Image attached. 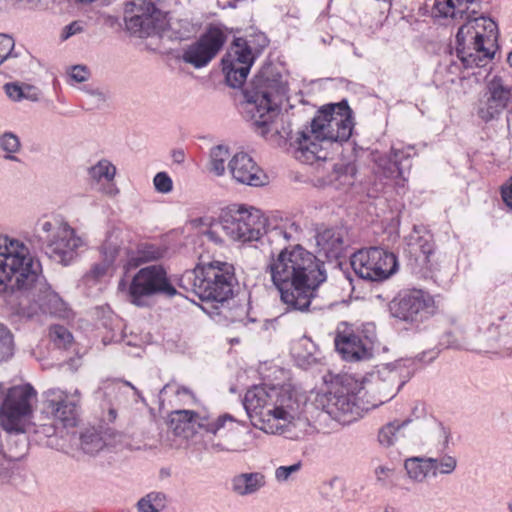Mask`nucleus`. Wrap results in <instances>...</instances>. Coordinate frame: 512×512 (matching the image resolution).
<instances>
[{
  "instance_id": "obj_53",
  "label": "nucleus",
  "mask_w": 512,
  "mask_h": 512,
  "mask_svg": "<svg viewBox=\"0 0 512 512\" xmlns=\"http://www.w3.org/2000/svg\"><path fill=\"white\" fill-rule=\"evenodd\" d=\"M501 197L506 206L512 210V177L502 185Z\"/></svg>"
},
{
  "instance_id": "obj_22",
  "label": "nucleus",
  "mask_w": 512,
  "mask_h": 512,
  "mask_svg": "<svg viewBox=\"0 0 512 512\" xmlns=\"http://www.w3.org/2000/svg\"><path fill=\"white\" fill-rule=\"evenodd\" d=\"M415 154L412 146H393L389 155H376L374 162L376 173L385 179L394 181L395 185L403 188L407 181L406 172L410 169V158Z\"/></svg>"
},
{
  "instance_id": "obj_50",
  "label": "nucleus",
  "mask_w": 512,
  "mask_h": 512,
  "mask_svg": "<svg viewBox=\"0 0 512 512\" xmlns=\"http://www.w3.org/2000/svg\"><path fill=\"white\" fill-rule=\"evenodd\" d=\"M90 73L83 65H75L70 68L68 78L75 83H82L88 80Z\"/></svg>"
},
{
  "instance_id": "obj_4",
  "label": "nucleus",
  "mask_w": 512,
  "mask_h": 512,
  "mask_svg": "<svg viewBox=\"0 0 512 512\" xmlns=\"http://www.w3.org/2000/svg\"><path fill=\"white\" fill-rule=\"evenodd\" d=\"M475 0H434L431 14L445 24H461L456 34L457 56L465 68L486 65L494 56L497 25L487 17H475Z\"/></svg>"
},
{
  "instance_id": "obj_30",
  "label": "nucleus",
  "mask_w": 512,
  "mask_h": 512,
  "mask_svg": "<svg viewBox=\"0 0 512 512\" xmlns=\"http://www.w3.org/2000/svg\"><path fill=\"white\" fill-rule=\"evenodd\" d=\"M403 468L407 478L414 484H422L431 477L428 456H412L404 460Z\"/></svg>"
},
{
  "instance_id": "obj_46",
  "label": "nucleus",
  "mask_w": 512,
  "mask_h": 512,
  "mask_svg": "<svg viewBox=\"0 0 512 512\" xmlns=\"http://www.w3.org/2000/svg\"><path fill=\"white\" fill-rule=\"evenodd\" d=\"M302 462L298 461L289 466H279L274 471L276 482L282 484L293 480L295 475L301 470Z\"/></svg>"
},
{
  "instance_id": "obj_58",
  "label": "nucleus",
  "mask_w": 512,
  "mask_h": 512,
  "mask_svg": "<svg viewBox=\"0 0 512 512\" xmlns=\"http://www.w3.org/2000/svg\"><path fill=\"white\" fill-rule=\"evenodd\" d=\"M508 510L509 512H512V499L508 503Z\"/></svg>"
},
{
  "instance_id": "obj_12",
  "label": "nucleus",
  "mask_w": 512,
  "mask_h": 512,
  "mask_svg": "<svg viewBox=\"0 0 512 512\" xmlns=\"http://www.w3.org/2000/svg\"><path fill=\"white\" fill-rule=\"evenodd\" d=\"M120 291H125L128 300L136 306H145L147 298L156 294L173 297L176 288L170 282L166 270L161 265H151L141 268L132 278L128 288L121 280L118 284Z\"/></svg>"
},
{
  "instance_id": "obj_44",
  "label": "nucleus",
  "mask_w": 512,
  "mask_h": 512,
  "mask_svg": "<svg viewBox=\"0 0 512 512\" xmlns=\"http://www.w3.org/2000/svg\"><path fill=\"white\" fill-rule=\"evenodd\" d=\"M49 336L57 347L64 349H66L73 340L70 331L61 325L51 326Z\"/></svg>"
},
{
  "instance_id": "obj_32",
  "label": "nucleus",
  "mask_w": 512,
  "mask_h": 512,
  "mask_svg": "<svg viewBox=\"0 0 512 512\" xmlns=\"http://www.w3.org/2000/svg\"><path fill=\"white\" fill-rule=\"evenodd\" d=\"M429 440L436 453H443L450 445L452 434L448 426L436 419L429 420Z\"/></svg>"
},
{
  "instance_id": "obj_52",
  "label": "nucleus",
  "mask_w": 512,
  "mask_h": 512,
  "mask_svg": "<svg viewBox=\"0 0 512 512\" xmlns=\"http://www.w3.org/2000/svg\"><path fill=\"white\" fill-rule=\"evenodd\" d=\"M83 31V26L80 22L74 21L69 25L65 26L61 35L63 40H67L71 36L81 33Z\"/></svg>"
},
{
  "instance_id": "obj_21",
  "label": "nucleus",
  "mask_w": 512,
  "mask_h": 512,
  "mask_svg": "<svg viewBox=\"0 0 512 512\" xmlns=\"http://www.w3.org/2000/svg\"><path fill=\"white\" fill-rule=\"evenodd\" d=\"M486 98L480 101L479 117L488 122L498 117L512 98V75L502 72L494 75L487 84Z\"/></svg>"
},
{
  "instance_id": "obj_39",
  "label": "nucleus",
  "mask_w": 512,
  "mask_h": 512,
  "mask_svg": "<svg viewBox=\"0 0 512 512\" xmlns=\"http://www.w3.org/2000/svg\"><path fill=\"white\" fill-rule=\"evenodd\" d=\"M302 232L300 225L295 222H287L282 225L275 226L267 231L270 237H282L287 242L300 241Z\"/></svg>"
},
{
  "instance_id": "obj_40",
  "label": "nucleus",
  "mask_w": 512,
  "mask_h": 512,
  "mask_svg": "<svg viewBox=\"0 0 512 512\" xmlns=\"http://www.w3.org/2000/svg\"><path fill=\"white\" fill-rule=\"evenodd\" d=\"M166 506V496L160 492H151L142 497L137 508L139 512H160Z\"/></svg>"
},
{
  "instance_id": "obj_27",
  "label": "nucleus",
  "mask_w": 512,
  "mask_h": 512,
  "mask_svg": "<svg viewBox=\"0 0 512 512\" xmlns=\"http://www.w3.org/2000/svg\"><path fill=\"white\" fill-rule=\"evenodd\" d=\"M87 174L89 180L99 186L104 194L115 196L119 193L115 184L117 168L109 159L102 158L98 160L88 168Z\"/></svg>"
},
{
  "instance_id": "obj_43",
  "label": "nucleus",
  "mask_w": 512,
  "mask_h": 512,
  "mask_svg": "<svg viewBox=\"0 0 512 512\" xmlns=\"http://www.w3.org/2000/svg\"><path fill=\"white\" fill-rule=\"evenodd\" d=\"M165 250L161 247L144 243L137 248V261L139 263L155 261L163 257Z\"/></svg>"
},
{
  "instance_id": "obj_55",
  "label": "nucleus",
  "mask_w": 512,
  "mask_h": 512,
  "mask_svg": "<svg viewBox=\"0 0 512 512\" xmlns=\"http://www.w3.org/2000/svg\"><path fill=\"white\" fill-rule=\"evenodd\" d=\"M184 158H185V156H184L183 151H175L173 153V159L177 163H182L184 161Z\"/></svg>"
},
{
  "instance_id": "obj_57",
  "label": "nucleus",
  "mask_w": 512,
  "mask_h": 512,
  "mask_svg": "<svg viewBox=\"0 0 512 512\" xmlns=\"http://www.w3.org/2000/svg\"><path fill=\"white\" fill-rule=\"evenodd\" d=\"M384 512H400V511H398V510H396L394 508H387V509L384 510Z\"/></svg>"
},
{
  "instance_id": "obj_16",
  "label": "nucleus",
  "mask_w": 512,
  "mask_h": 512,
  "mask_svg": "<svg viewBox=\"0 0 512 512\" xmlns=\"http://www.w3.org/2000/svg\"><path fill=\"white\" fill-rule=\"evenodd\" d=\"M375 341V327L372 324L364 325L362 330H354L347 324H342L338 327L334 339L337 352L346 361L370 359Z\"/></svg>"
},
{
  "instance_id": "obj_11",
  "label": "nucleus",
  "mask_w": 512,
  "mask_h": 512,
  "mask_svg": "<svg viewBox=\"0 0 512 512\" xmlns=\"http://www.w3.org/2000/svg\"><path fill=\"white\" fill-rule=\"evenodd\" d=\"M266 224L267 219L258 208L235 204L222 213L219 226L231 240L246 243L267 233Z\"/></svg>"
},
{
  "instance_id": "obj_23",
  "label": "nucleus",
  "mask_w": 512,
  "mask_h": 512,
  "mask_svg": "<svg viewBox=\"0 0 512 512\" xmlns=\"http://www.w3.org/2000/svg\"><path fill=\"white\" fill-rule=\"evenodd\" d=\"M225 42L226 35L222 29L211 26L184 50L183 60L195 68H202L219 53Z\"/></svg>"
},
{
  "instance_id": "obj_49",
  "label": "nucleus",
  "mask_w": 512,
  "mask_h": 512,
  "mask_svg": "<svg viewBox=\"0 0 512 512\" xmlns=\"http://www.w3.org/2000/svg\"><path fill=\"white\" fill-rule=\"evenodd\" d=\"M153 184L158 193L168 194L173 190V181L166 172H158L153 178Z\"/></svg>"
},
{
  "instance_id": "obj_24",
  "label": "nucleus",
  "mask_w": 512,
  "mask_h": 512,
  "mask_svg": "<svg viewBox=\"0 0 512 512\" xmlns=\"http://www.w3.org/2000/svg\"><path fill=\"white\" fill-rule=\"evenodd\" d=\"M373 378V384L368 391L370 399L364 401L366 406H370V410L390 401L400 388L396 385L399 374L392 364L382 365Z\"/></svg>"
},
{
  "instance_id": "obj_61",
  "label": "nucleus",
  "mask_w": 512,
  "mask_h": 512,
  "mask_svg": "<svg viewBox=\"0 0 512 512\" xmlns=\"http://www.w3.org/2000/svg\"><path fill=\"white\" fill-rule=\"evenodd\" d=\"M428 270H429V271H432V270H433L432 265H430V266L428 267Z\"/></svg>"
},
{
  "instance_id": "obj_20",
  "label": "nucleus",
  "mask_w": 512,
  "mask_h": 512,
  "mask_svg": "<svg viewBox=\"0 0 512 512\" xmlns=\"http://www.w3.org/2000/svg\"><path fill=\"white\" fill-rule=\"evenodd\" d=\"M255 57L247 41L236 38L222 59L227 84L232 88L241 87L250 72Z\"/></svg>"
},
{
  "instance_id": "obj_2",
  "label": "nucleus",
  "mask_w": 512,
  "mask_h": 512,
  "mask_svg": "<svg viewBox=\"0 0 512 512\" xmlns=\"http://www.w3.org/2000/svg\"><path fill=\"white\" fill-rule=\"evenodd\" d=\"M307 398L290 385H256L244 397L243 405L253 425L267 434L298 440L305 436Z\"/></svg>"
},
{
  "instance_id": "obj_45",
  "label": "nucleus",
  "mask_w": 512,
  "mask_h": 512,
  "mask_svg": "<svg viewBox=\"0 0 512 512\" xmlns=\"http://www.w3.org/2000/svg\"><path fill=\"white\" fill-rule=\"evenodd\" d=\"M374 477L378 486L382 488L391 487L395 475V469L388 465H378L374 468Z\"/></svg>"
},
{
  "instance_id": "obj_34",
  "label": "nucleus",
  "mask_w": 512,
  "mask_h": 512,
  "mask_svg": "<svg viewBox=\"0 0 512 512\" xmlns=\"http://www.w3.org/2000/svg\"><path fill=\"white\" fill-rule=\"evenodd\" d=\"M203 418H207V416H201L192 410H177L172 414L171 424L174 426L176 434H184L185 437H188L186 432L193 430L195 426L200 429V422Z\"/></svg>"
},
{
  "instance_id": "obj_38",
  "label": "nucleus",
  "mask_w": 512,
  "mask_h": 512,
  "mask_svg": "<svg viewBox=\"0 0 512 512\" xmlns=\"http://www.w3.org/2000/svg\"><path fill=\"white\" fill-rule=\"evenodd\" d=\"M230 157L229 148L225 145H217L214 146L210 150V161H209V170L216 176L220 177L225 174L226 171V161Z\"/></svg>"
},
{
  "instance_id": "obj_19",
  "label": "nucleus",
  "mask_w": 512,
  "mask_h": 512,
  "mask_svg": "<svg viewBox=\"0 0 512 512\" xmlns=\"http://www.w3.org/2000/svg\"><path fill=\"white\" fill-rule=\"evenodd\" d=\"M103 412L107 411V420L112 422L117 418V412L130 401L144 400L140 391L128 381L119 379L105 380L95 392Z\"/></svg>"
},
{
  "instance_id": "obj_59",
  "label": "nucleus",
  "mask_w": 512,
  "mask_h": 512,
  "mask_svg": "<svg viewBox=\"0 0 512 512\" xmlns=\"http://www.w3.org/2000/svg\"><path fill=\"white\" fill-rule=\"evenodd\" d=\"M213 234H214V232L209 231V232H208V236H209V238H211V239H212V238H213Z\"/></svg>"
},
{
  "instance_id": "obj_26",
  "label": "nucleus",
  "mask_w": 512,
  "mask_h": 512,
  "mask_svg": "<svg viewBox=\"0 0 512 512\" xmlns=\"http://www.w3.org/2000/svg\"><path fill=\"white\" fill-rule=\"evenodd\" d=\"M317 253L327 260L339 259L345 250L344 232L338 228H325L316 234Z\"/></svg>"
},
{
  "instance_id": "obj_15",
  "label": "nucleus",
  "mask_w": 512,
  "mask_h": 512,
  "mask_svg": "<svg viewBox=\"0 0 512 512\" xmlns=\"http://www.w3.org/2000/svg\"><path fill=\"white\" fill-rule=\"evenodd\" d=\"M42 398L43 412L56 425L64 428L76 426L82 401V393L78 388L70 391L59 387L49 388L43 392Z\"/></svg>"
},
{
  "instance_id": "obj_28",
  "label": "nucleus",
  "mask_w": 512,
  "mask_h": 512,
  "mask_svg": "<svg viewBox=\"0 0 512 512\" xmlns=\"http://www.w3.org/2000/svg\"><path fill=\"white\" fill-rule=\"evenodd\" d=\"M267 486V477L263 472H241L230 480V489L238 497L257 495Z\"/></svg>"
},
{
  "instance_id": "obj_56",
  "label": "nucleus",
  "mask_w": 512,
  "mask_h": 512,
  "mask_svg": "<svg viewBox=\"0 0 512 512\" xmlns=\"http://www.w3.org/2000/svg\"><path fill=\"white\" fill-rule=\"evenodd\" d=\"M507 61L509 65L512 67V51L508 54Z\"/></svg>"
},
{
  "instance_id": "obj_10",
  "label": "nucleus",
  "mask_w": 512,
  "mask_h": 512,
  "mask_svg": "<svg viewBox=\"0 0 512 512\" xmlns=\"http://www.w3.org/2000/svg\"><path fill=\"white\" fill-rule=\"evenodd\" d=\"M203 430L202 445L210 453H240L248 449L242 439L243 433L236 426V419L230 414L203 418L200 422Z\"/></svg>"
},
{
  "instance_id": "obj_17",
  "label": "nucleus",
  "mask_w": 512,
  "mask_h": 512,
  "mask_svg": "<svg viewBox=\"0 0 512 512\" xmlns=\"http://www.w3.org/2000/svg\"><path fill=\"white\" fill-rule=\"evenodd\" d=\"M354 272L365 280L378 281L388 278L397 269L396 257L378 247L355 252L351 257Z\"/></svg>"
},
{
  "instance_id": "obj_54",
  "label": "nucleus",
  "mask_w": 512,
  "mask_h": 512,
  "mask_svg": "<svg viewBox=\"0 0 512 512\" xmlns=\"http://www.w3.org/2000/svg\"><path fill=\"white\" fill-rule=\"evenodd\" d=\"M301 345L308 348L310 347L312 350L308 352L307 356H301L300 354H298V357L299 358H302L303 361L307 364V365H310L314 362L317 361V358L316 356L314 355V351H316V347L315 345L308 339H303L301 341Z\"/></svg>"
},
{
  "instance_id": "obj_36",
  "label": "nucleus",
  "mask_w": 512,
  "mask_h": 512,
  "mask_svg": "<svg viewBox=\"0 0 512 512\" xmlns=\"http://www.w3.org/2000/svg\"><path fill=\"white\" fill-rule=\"evenodd\" d=\"M437 454V456H428L431 468V477L437 478L439 476L452 475L458 466L457 458L448 453Z\"/></svg>"
},
{
  "instance_id": "obj_42",
  "label": "nucleus",
  "mask_w": 512,
  "mask_h": 512,
  "mask_svg": "<svg viewBox=\"0 0 512 512\" xmlns=\"http://www.w3.org/2000/svg\"><path fill=\"white\" fill-rule=\"evenodd\" d=\"M14 353V340L11 331L0 322V361L8 360Z\"/></svg>"
},
{
  "instance_id": "obj_60",
  "label": "nucleus",
  "mask_w": 512,
  "mask_h": 512,
  "mask_svg": "<svg viewBox=\"0 0 512 512\" xmlns=\"http://www.w3.org/2000/svg\"><path fill=\"white\" fill-rule=\"evenodd\" d=\"M508 114H509V117L512 118V109L509 110Z\"/></svg>"
},
{
  "instance_id": "obj_37",
  "label": "nucleus",
  "mask_w": 512,
  "mask_h": 512,
  "mask_svg": "<svg viewBox=\"0 0 512 512\" xmlns=\"http://www.w3.org/2000/svg\"><path fill=\"white\" fill-rule=\"evenodd\" d=\"M22 144L20 138L11 131H6L0 135V150L4 153L3 158L8 161L20 162L17 154L21 151Z\"/></svg>"
},
{
  "instance_id": "obj_13",
  "label": "nucleus",
  "mask_w": 512,
  "mask_h": 512,
  "mask_svg": "<svg viewBox=\"0 0 512 512\" xmlns=\"http://www.w3.org/2000/svg\"><path fill=\"white\" fill-rule=\"evenodd\" d=\"M361 392H355L347 384H342L334 386L326 393L318 394L315 403L333 420L348 425L370 410V406H366L359 396Z\"/></svg>"
},
{
  "instance_id": "obj_31",
  "label": "nucleus",
  "mask_w": 512,
  "mask_h": 512,
  "mask_svg": "<svg viewBox=\"0 0 512 512\" xmlns=\"http://www.w3.org/2000/svg\"><path fill=\"white\" fill-rule=\"evenodd\" d=\"M121 249L110 240H107L102 245V254L104 257L103 263L95 264L91 271L86 275L87 280H99L107 275L110 267L120 255Z\"/></svg>"
},
{
  "instance_id": "obj_1",
  "label": "nucleus",
  "mask_w": 512,
  "mask_h": 512,
  "mask_svg": "<svg viewBox=\"0 0 512 512\" xmlns=\"http://www.w3.org/2000/svg\"><path fill=\"white\" fill-rule=\"evenodd\" d=\"M17 291L25 294L32 303L22 314L31 318L38 312L63 316L66 304L51 290L40 274V263L32 256L29 247L20 239L0 234V294L11 295Z\"/></svg>"
},
{
  "instance_id": "obj_8",
  "label": "nucleus",
  "mask_w": 512,
  "mask_h": 512,
  "mask_svg": "<svg viewBox=\"0 0 512 512\" xmlns=\"http://www.w3.org/2000/svg\"><path fill=\"white\" fill-rule=\"evenodd\" d=\"M157 0H131L125 4L124 22L126 29L139 37L160 35L168 27L172 28L177 39L189 38L196 32L188 20L170 23L167 13L156 7Z\"/></svg>"
},
{
  "instance_id": "obj_3",
  "label": "nucleus",
  "mask_w": 512,
  "mask_h": 512,
  "mask_svg": "<svg viewBox=\"0 0 512 512\" xmlns=\"http://www.w3.org/2000/svg\"><path fill=\"white\" fill-rule=\"evenodd\" d=\"M265 273L279 291L287 311H307L315 290L326 280L323 263L301 245L271 254Z\"/></svg>"
},
{
  "instance_id": "obj_51",
  "label": "nucleus",
  "mask_w": 512,
  "mask_h": 512,
  "mask_svg": "<svg viewBox=\"0 0 512 512\" xmlns=\"http://www.w3.org/2000/svg\"><path fill=\"white\" fill-rule=\"evenodd\" d=\"M440 344L445 348H454L461 349L466 346V341L459 340L452 332L445 333L442 338Z\"/></svg>"
},
{
  "instance_id": "obj_48",
  "label": "nucleus",
  "mask_w": 512,
  "mask_h": 512,
  "mask_svg": "<svg viewBox=\"0 0 512 512\" xmlns=\"http://www.w3.org/2000/svg\"><path fill=\"white\" fill-rule=\"evenodd\" d=\"M14 46V39L11 36L0 34V65L16 56L13 54Z\"/></svg>"
},
{
  "instance_id": "obj_33",
  "label": "nucleus",
  "mask_w": 512,
  "mask_h": 512,
  "mask_svg": "<svg viewBox=\"0 0 512 512\" xmlns=\"http://www.w3.org/2000/svg\"><path fill=\"white\" fill-rule=\"evenodd\" d=\"M7 97L15 102L28 100L36 102L40 99V90L28 83L9 82L3 86Z\"/></svg>"
},
{
  "instance_id": "obj_7",
  "label": "nucleus",
  "mask_w": 512,
  "mask_h": 512,
  "mask_svg": "<svg viewBox=\"0 0 512 512\" xmlns=\"http://www.w3.org/2000/svg\"><path fill=\"white\" fill-rule=\"evenodd\" d=\"M287 86L279 78L256 75L244 90L245 110L251 114L258 133L266 137L282 103L287 99Z\"/></svg>"
},
{
  "instance_id": "obj_9",
  "label": "nucleus",
  "mask_w": 512,
  "mask_h": 512,
  "mask_svg": "<svg viewBox=\"0 0 512 512\" xmlns=\"http://www.w3.org/2000/svg\"><path fill=\"white\" fill-rule=\"evenodd\" d=\"M45 254L56 263L70 265L87 245L85 237L61 218L39 221Z\"/></svg>"
},
{
  "instance_id": "obj_41",
  "label": "nucleus",
  "mask_w": 512,
  "mask_h": 512,
  "mask_svg": "<svg viewBox=\"0 0 512 512\" xmlns=\"http://www.w3.org/2000/svg\"><path fill=\"white\" fill-rule=\"evenodd\" d=\"M162 394L171 393L176 397V401L183 405H191L196 403L197 399L195 394L185 386L176 383H169L161 390Z\"/></svg>"
},
{
  "instance_id": "obj_25",
  "label": "nucleus",
  "mask_w": 512,
  "mask_h": 512,
  "mask_svg": "<svg viewBox=\"0 0 512 512\" xmlns=\"http://www.w3.org/2000/svg\"><path fill=\"white\" fill-rule=\"evenodd\" d=\"M232 179L243 185L260 187L267 183V176L253 158L245 153H236L227 165Z\"/></svg>"
},
{
  "instance_id": "obj_35",
  "label": "nucleus",
  "mask_w": 512,
  "mask_h": 512,
  "mask_svg": "<svg viewBox=\"0 0 512 512\" xmlns=\"http://www.w3.org/2000/svg\"><path fill=\"white\" fill-rule=\"evenodd\" d=\"M410 423L411 419L406 418L404 420L394 419L384 424L378 431V443L385 448L394 446L398 441L402 429L407 427Z\"/></svg>"
},
{
  "instance_id": "obj_29",
  "label": "nucleus",
  "mask_w": 512,
  "mask_h": 512,
  "mask_svg": "<svg viewBox=\"0 0 512 512\" xmlns=\"http://www.w3.org/2000/svg\"><path fill=\"white\" fill-rule=\"evenodd\" d=\"M408 253L421 264H430L434 245L432 236L421 228L414 227L413 231L406 237Z\"/></svg>"
},
{
  "instance_id": "obj_18",
  "label": "nucleus",
  "mask_w": 512,
  "mask_h": 512,
  "mask_svg": "<svg viewBox=\"0 0 512 512\" xmlns=\"http://www.w3.org/2000/svg\"><path fill=\"white\" fill-rule=\"evenodd\" d=\"M390 309L394 317L412 325L424 322L436 312L432 296L417 289L400 295L391 303Z\"/></svg>"
},
{
  "instance_id": "obj_6",
  "label": "nucleus",
  "mask_w": 512,
  "mask_h": 512,
  "mask_svg": "<svg viewBox=\"0 0 512 512\" xmlns=\"http://www.w3.org/2000/svg\"><path fill=\"white\" fill-rule=\"evenodd\" d=\"M236 283L234 267L222 261H212L186 271L180 285L193 291L201 300L215 302L224 307V303L233 295Z\"/></svg>"
},
{
  "instance_id": "obj_47",
  "label": "nucleus",
  "mask_w": 512,
  "mask_h": 512,
  "mask_svg": "<svg viewBox=\"0 0 512 512\" xmlns=\"http://www.w3.org/2000/svg\"><path fill=\"white\" fill-rule=\"evenodd\" d=\"M81 447L85 453L95 454L102 450L104 442L98 435H84L81 439Z\"/></svg>"
},
{
  "instance_id": "obj_5",
  "label": "nucleus",
  "mask_w": 512,
  "mask_h": 512,
  "mask_svg": "<svg viewBox=\"0 0 512 512\" xmlns=\"http://www.w3.org/2000/svg\"><path fill=\"white\" fill-rule=\"evenodd\" d=\"M353 127L352 110L346 102L323 107L309 126L297 132L291 144L295 159L309 165L327 160L329 146L347 141Z\"/></svg>"
},
{
  "instance_id": "obj_14",
  "label": "nucleus",
  "mask_w": 512,
  "mask_h": 512,
  "mask_svg": "<svg viewBox=\"0 0 512 512\" xmlns=\"http://www.w3.org/2000/svg\"><path fill=\"white\" fill-rule=\"evenodd\" d=\"M36 396L35 389L29 385L10 388L0 409V422L8 432H24L32 415V400Z\"/></svg>"
}]
</instances>
